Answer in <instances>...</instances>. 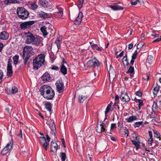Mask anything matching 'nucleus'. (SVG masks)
<instances>
[{
    "mask_svg": "<svg viewBox=\"0 0 161 161\" xmlns=\"http://www.w3.org/2000/svg\"><path fill=\"white\" fill-rule=\"evenodd\" d=\"M12 60L11 58L8 60V62L7 66V76L8 77H11L12 76L13 70L12 66Z\"/></svg>",
    "mask_w": 161,
    "mask_h": 161,
    "instance_id": "1a4fd4ad",
    "label": "nucleus"
},
{
    "mask_svg": "<svg viewBox=\"0 0 161 161\" xmlns=\"http://www.w3.org/2000/svg\"><path fill=\"white\" fill-rule=\"evenodd\" d=\"M131 142L135 146L136 150L140 148V146L139 144L140 143V142H136V141L133 140L131 141Z\"/></svg>",
    "mask_w": 161,
    "mask_h": 161,
    "instance_id": "2f4dec72",
    "label": "nucleus"
},
{
    "mask_svg": "<svg viewBox=\"0 0 161 161\" xmlns=\"http://www.w3.org/2000/svg\"><path fill=\"white\" fill-rule=\"evenodd\" d=\"M42 38L39 36L36 35L35 39H34V41L32 42V44L35 46H39L41 44L42 45Z\"/></svg>",
    "mask_w": 161,
    "mask_h": 161,
    "instance_id": "9b49d317",
    "label": "nucleus"
},
{
    "mask_svg": "<svg viewBox=\"0 0 161 161\" xmlns=\"http://www.w3.org/2000/svg\"><path fill=\"white\" fill-rule=\"evenodd\" d=\"M144 45V43L142 42H141L140 43H139L137 44L136 48L137 49H139L141 47H142Z\"/></svg>",
    "mask_w": 161,
    "mask_h": 161,
    "instance_id": "a18cd8bd",
    "label": "nucleus"
},
{
    "mask_svg": "<svg viewBox=\"0 0 161 161\" xmlns=\"http://www.w3.org/2000/svg\"><path fill=\"white\" fill-rule=\"evenodd\" d=\"M134 141H136V142H140V138L138 136H135L134 138Z\"/></svg>",
    "mask_w": 161,
    "mask_h": 161,
    "instance_id": "338daca9",
    "label": "nucleus"
},
{
    "mask_svg": "<svg viewBox=\"0 0 161 161\" xmlns=\"http://www.w3.org/2000/svg\"><path fill=\"white\" fill-rule=\"evenodd\" d=\"M13 144V141L12 140H11L5 147L1 152V153L3 155L9 153L11 149Z\"/></svg>",
    "mask_w": 161,
    "mask_h": 161,
    "instance_id": "0eeeda50",
    "label": "nucleus"
},
{
    "mask_svg": "<svg viewBox=\"0 0 161 161\" xmlns=\"http://www.w3.org/2000/svg\"><path fill=\"white\" fill-rule=\"evenodd\" d=\"M19 56L17 55H15L13 57V59L14 61V64L16 65L18 63V61L19 59Z\"/></svg>",
    "mask_w": 161,
    "mask_h": 161,
    "instance_id": "f704fd0d",
    "label": "nucleus"
},
{
    "mask_svg": "<svg viewBox=\"0 0 161 161\" xmlns=\"http://www.w3.org/2000/svg\"><path fill=\"white\" fill-rule=\"evenodd\" d=\"M153 60V57L151 55H149L147 58V61L148 63L149 64H152Z\"/></svg>",
    "mask_w": 161,
    "mask_h": 161,
    "instance_id": "e433bc0d",
    "label": "nucleus"
},
{
    "mask_svg": "<svg viewBox=\"0 0 161 161\" xmlns=\"http://www.w3.org/2000/svg\"><path fill=\"white\" fill-rule=\"evenodd\" d=\"M60 71L64 75L66 74L67 73V68L64 65V64H62V65L60 68Z\"/></svg>",
    "mask_w": 161,
    "mask_h": 161,
    "instance_id": "7c9ffc66",
    "label": "nucleus"
},
{
    "mask_svg": "<svg viewBox=\"0 0 161 161\" xmlns=\"http://www.w3.org/2000/svg\"><path fill=\"white\" fill-rule=\"evenodd\" d=\"M50 76L49 73L45 72L41 77L43 81H47L50 80Z\"/></svg>",
    "mask_w": 161,
    "mask_h": 161,
    "instance_id": "aec40b11",
    "label": "nucleus"
},
{
    "mask_svg": "<svg viewBox=\"0 0 161 161\" xmlns=\"http://www.w3.org/2000/svg\"><path fill=\"white\" fill-rule=\"evenodd\" d=\"M39 141L41 144L42 145L45 149L47 150V147L48 145V142L46 141V139L45 137H40L39 138Z\"/></svg>",
    "mask_w": 161,
    "mask_h": 161,
    "instance_id": "dca6fc26",
    "label": "nucleus"
},
{
    "mask_svg": "<svg viewBox=\"0 0 161 161\" xmlns=\"http://www.w3.org/2000/svg\"><path fill=\"white\" fill-rule=\"evenodd\" d=\"M47 30L48 31H50V32L51 33V34L53 35V36L54 34V32L53 30L52 29L50 28L47 29Z\"/></svg>",
    "mask_w": 161,
    "mask_h": 161,
    "instance_id": "bf43d9fd",
    "label": "nucleus"
},
{
    "mask_svg": "<svg viewBox=\"0 0 161 161\" xmlns=\"http://www.w3.org/2000/svg\"><path fill=\"white\" fill-rule=\"evenodd\" d=\"M84 3V0H79L78 4L80 6V8H81L82 6V4Z\"/></svg>",
    "mask_w": 161,
    "mask_h": 161,
    "instance_id": "3c124183",
    "label": "nucleus"
},
{
    "mask_svg": "<svg viewBox=\"0 0 161 161\" xmlns=\"http://www.w3.org/2000/svg\"><path fill=\"white\" fill-rule=\"evenodd\" d=\"M33 48L31 46H25L23 49V59L24 60V64L25 65L30 57L33 55Z\"/></svg>",
    "mask_w": 161,
    "mask_h": 161,
    "instance_id": "f03ea898",
    "label": "nucleus"
},
{
    "mask_svg": "<svg viewBox=\"0 0 161 161\" xmlns=\"http://www.w3.org/2000/svg\"><path fill=\"white\" fill-rule=\"evenodd\" d=\"M111 107L109 105H108L106 108L105 111V114H106L107 113H108Z\"/></svg>",
    "mask_w": 161,
    "mask_h": 161,
    "instance_id": "de8ad7c7",
    "label": "nucleus"
},
{
    "mask_svg": "<svg viewBox=\"0 0 161 161\" xmlns=\"http://www.w3.org/2000/svg\"><path fill=\"white\" fill-rule=\"evenodd\" d=\"M136 1L138 3H140V4H142L144 3L143 0H136Z\"/></svg>",
    "mask_w": 161,
    "mask_h": 161,
    "instance_id": "774afa93",
    "label": "nucleus"
},
{
    "mask_svg": "<svg viewBox=\"0 0 161 161\" xmlns=\"http://www.w3.org/2000/svg\"><path fill=\"white\" fill-rule=\"evenodd\" d=\"M144 78L145 80H148L149 79V76L148 75H145V76L144 77Z\"/></svg>",
    "mask_w": 161,
    "mask_h": 161,
    "instance_id": "69168bd1",
    "label": "nucleus"
},
{
    "mask_svg": "<svg viewBox=\"0 0 161 161\" xmlns=\"http://www.w3.org/2000/svg\"><path fill=\"white\" fill-rule=\"evenodd\" d=\"M109 7L110 8L112 9L114 11L123 10L124 9V8L123 7L117 5H110L109 6Z\"/></svg>",
    "mask_w": 161,
    "mask_h": 161,
    "instance_id": "4be33fe9",
    "label": "nucleus"
},
{
    "mask_svg": "<svg viewBox=\"0 0 161 161\" xmlns=\"http://www.w3.org/2000/svg\"><path fill=\"white\" fill-rule=\"evenodd\" d=\"M51 69H52L54 70H58L59 69L58 67L55 65H52V66Z\"/></svg>",
    "mask_w": 161,
    "mask_h": 161,
    "instance_id": "8fccbe9b",
    "label": "nucleus"
},
{
    "mask_svg": "<svg viewBox=\"0 0 161 161\" xmlns=\"http://www.w3.org/2000/svg\"><path fill=\"white\" fill-rule=\"evenodd\" d=\"M41 31L43 33L44 36H46L48 34V30L45 26H42L40 29Z\"/></svg>",
    "mask_w": 161,
    "mask_h": 161,
    "instance_id": "393cba45",
    "label": "nucleus"
},
{
    "mask_svg": "<svg viewBox=\"0 0 161 161\" xmlns=\"http://www.w3.org/2000/svg\"><path fill=\"white\" fill-rule=\"evenodd\" d=\"M154 136L158 138L159 139V140H160L161 138H160V135L158 132L154 130Z\"/></svg>",
    "mask_w": 161,
    "mask_h": 161,
    "instance_id": "79ce46f5",
    "label": "nucleus"
},
{
    "mask_svg": "<svg viewBox=\"0 0 161 161\" xmlns=\"http://www.w3.org/2000/svg\"><path fill=\"white\" fill-rule=\"evenodd\" d=\"M45 55L44 54H40L36 57L33 60V68L36 70L38 69L43 64L45 61Z\"/></svg>",
    "mask_w": 161,
    "mask_h": 161,
    "instance_id": "7ed1b4c3",
    "label": "nucleus"
},
{
    "mask_svg": "<svg viewBox=\"0 0 161 161\" xmlns=\"http://www.w3.org/2000/svg\"><path fill=\"white\" fill-rule=\"evenodd\" d=\"M62 38L60 37H57L55 43L56 44L58 49H59L61 47L60 44L62 42Z\"/></svg>",
    "mask_w": 161,
    "mask_h": 161,
    "instance_id": "5701e85b",
    "label": "nucleus"
},
{
    "mask_svg": "<svg viewBox=\"0 0 161 161\" xmlns=\"http://www.w3.org/2000/svg\"><path fill=\"white\" fill-rule=\"evenodd\" d=\"M150 118H155L156 117V115L153 112H151V114L150 115Z\"/></svg>",
    "mask_w": 161,
    "mask_h": 161,
    "instance_id": "4d7b16f0",
    "label": "nucleus"
},
{
    "mask_svg": "<svg viewBox=\"0 0 161 161\" xmlns=\"http://www.w3.org/2000/svg\"><path fill=\"white\" fill-rule=\"evenodd\" d=\"M122 62L124 65L127 66L129 65V63L127 59V54H126L125 56L122 59Z\"/></svg>",
    "mask_w": 161,
    "mask_h": 161,
    "instance_id": "cd10ccee",
    "label": "nucleus"
},
{
    "mask_svg": "<svg viewBox=\"0 0 161 161\" xmlns=\"http://www.w3.org/2000/svg\"><path fill=\"white\" fill-rule=\"evenodd\" d=\"M157 103L155 102H154L153 105V108L155 109H157L158 108Z\"/></svg>",
    "mask_w": 161,
    "mask_h": 161,
    "instance_id": "864d4df0",
    "label": "nucleus"
},
{
    "mask_svg": "<svg viewBox=\"0 0 161 161\" xmlns=\"http://www.w3.org/2000/svg\"><path fill=\"white\" fill-rule=\"evenodd\" d=\"M100 123L101 124L100 125V126H101L103 130V129H104V131H105L106 130V128L108 127V125H106L104 123V122L103 121H101Z\"/></svg>",
    "mask_w": 161,
    "mask_h": 161,
    "instance_id": "4c0bfd02",
    "label": "nucleus"
},
{
    "mask_svg": "<svg viewBox=\"0 0 161 161\" xmlns=\"http://www.w3.org/2000/svg\"><path fill=\"white\" fill-rule=\"evenodd\" d=\"M151 36H153V38H155L157 37H158L159 36V35L156 33H154V34H151Z\"/></svg>",
    "mask_w": 161,
    "mask_h": 161,
    "instance_id": "13d9d810",
    "label": "nucleus"
},
{
    "mask_svg": "<svg viewBox=\"0 0 161 161\" xmlns=\"http://www.w3.org/2000/svg\"><path fill=\"white\" fill-rule=\"evenodd\" d=\"M133 44L132 43H131L130 44L128 45V48L129 49H131L133 47Z\"/></svg>",
    "mask_w": 161,
    "mask_h": 161,
    "instance_id": "052dcab7",
    "label": "nucleus"
},
{
    "mask_svg": "<svg viewBox=\"0 0 161 161\" xmlns=\"http://www.w3.org/2000/svg\"><path fill=\"white\" fill-rule=\"evenodd\" d=\"M119 97L118 95H116L115 97V101L116 102H117V103H118L119 101Z\"/></svg>",
    "mask_w": 161,
    "mask_h": 161,
    "instance_id": "e2e57ef3",
    "label": "nucleus"
},
{
    "mask_svg": "<svg viewBox=\"0 0 161 161\" xmlns=\"http://www.w3.org/2000/svg\"><path fill=\"white\" fill-rule=\"evenodd\" d=\"M38 7L36 4L35 3L31 4V8L32 10L36 9Z\"/></svg>",
    "mask_w": 161,
    "mask_h": 161,
    "instance_id": "c03bdc74",
    "label": "nucleus"
},
{
    "mask_svg": "<svg viewBox=\"0 0 161 161\" xmlns=\"http://www.w3.org/2000/svg\"><path fill=\"white\" fill-rule=\"evenodd\" d=\"M56 90L57 92L59 93L62 92L64 89V85L62 80H57L55 83Z\"/></svg>",
    "mask_w": 161,
    "mask_h": 161,
    "instance_id": "6e6552de",
    "label": "nucleus"
},
{
    "mask_svg": "<svg viewBox=\"0 0 161 161\" xmlns=\"http://www.w3.org/2000/svg\"><path fill=\"white\" fill-rule=\"evenodd\" d=\"M86 98V96H83L82 95H80L78 98V102L80 103H83Z\"/></svg>",
    "mask_w": 161,
    "mask_h": 161,
    "instance_id": "c9c22d12",
    "label": "nucleus"
},
{
    "mask_svg": "<svg viewBox=\"0 0 161 161\" xmlns=\"http://www.w3.org/2000/svg\"><path fill=\"white\" fill-rule=\"evenodd\" d=\"M39 2L41 5L44 8H50V7L49 3L46 1V0H39Z\"/></svg>",
    "mask_w": 161,
    "mask_h": 161,
    "instance_id": "412c9836",
    "label": "nucleus"
},
{
    "mask_svg": "<svg viewBox=\"0 0 161 161\" xmlns=\"http://www.w3.org/2000/svg\"><path fill=\"white\" fill-rule=\"evenodd\" d=\"M9 37V34L6 31H4L0 33V40H6Z\"/></svg>",
    "mask_w": 161,
    "mask_h": 161,
    "instance_id": "2eb2a0df",
    "label": "nucleus"
},
{
    "mask_svg": "<svg viewBox=\"0 0 161 161\" xmlns=\"http://www.w3.org/2000/svg\"><path fill=\"white\" fill-rule=\"evenodd\" d=\"M153 142V138H150L148 140V142L149 144V146L152 145V143Z\"/></svg>",
    "mask_w": 161,
    "mask_h": 161,
    "instance_id": "6e6d98bb",
    "label": "nucleus"
},
{
    "mask_svg": "<svg viewBox=\"0 0 161 161\" xmlns=\"http://www.w3.org/2000/svg\"><path fill=\"white\" fill-rule=\"evenodd\" d=\"M83 15L82 12H80L79 14L78 15L74 21V23L76 25H80L82 20Z\"/></svg>",
    "mask_w": 161,
    "mask_h": 161,
    "instance_id": "4468645a",
    "label": "nucleus"
},
{
    "mask_svg": "<svg viewBox=\"0 0 161 161\" xmlns=\"http://www.w3.org/2000/svg\"><path fill=\"white\" fill-rule=\"evenodd\" d=\"M161 41V36L160 37V38H158V39H157L152 42L153 43H155L156 42H159L160 41Z\"/></svg>",
    "mask_w": 161,
    "mask_h": 161,
    "instance_id": "680f3d73",
    "label": "nucleus"
},
{
    "mask_svg": "<svg viewBox=\"0 0 161 161\" xmlns=\"http://www.w3.org/2000/svg\"><path fill=\"white\" fill-rule=\"evenodd\" d=\"M12 91L13 94H15L18 92V90L16 87L14 86L12 88Z\"/></svg>",
    "mask_w": 161,
    "mask_h": 161,
    "instance_id": "49530a36",
    "label": "nucleus"
},
{
    "mask_svg": "<svg viewBox=\"0 0 161 161\" xmlns=\"http://www.w3.org/2000/svg\"><path fill=\"white\" fill-rule=\"evenodd\" d=\"M56 7L58 11L53 14V15L56 17H60L62 16L63 14V9L59 6H57Z\"/></svg>",
    "mask_w": 161,
    "mask_h": 161,
    "instance_id": "f3484780",
    "label": "nucleus"
},
{
    "mask_svg": "<svg viewBox=\"0 0 161 161\" xmlns=\"http://www.w3.org/2000/svg\"><path fill=\"white\" fill-rule=\"evenodd\" d=\"M41 94L47 100H51L54 97L55 92L50 86L44 85L40 87L39 90Z\"/></svg>",
    "mask_w": 161,
    "mask_h": 161,
    "instance_id": "f257e3e1",
    "label": "nucleus"
},
{
    "mask_svg": "<svg viewBox=\"0 0 161 161\" xmlns=\"http://www.w3.org/2000/svg\"><path fill=\"white\" fill-rule=\"evenodd\" d=\"M96 131L98 133H100L102 132H104V129H103L102 127L101 126H98V125H97L96 127Z\"/></svg>",
    "mask_w": 161,
    "mask_h": 161,
    "instance_id": "72a5a7b5",
    "label": "nucleus"
},
{
    "mask_svg": "<svg viewBox=\"0 0 161 161\" xmlns=\"http://www.w3.org/2000/svg\"><path fill=\"white\" fill-rule=\"evenodd\" d=\"M60 157L62 160H65L66 158L65 153L64 152L61 153H60Z\"/></svg>",
    "mask_w": 161,
    "mask_h": 161,
    "instance_id": "a19ab883",
    "label": "nucleus"
},
{
    "mask_svg": "<svg viewBox=\"0 0 161 161\" xmlns=\"http://www.w3.org/2000/svg\"><path fill=\"white\" fill-rule=\"evenodd\" d=\"M51 120L49 123V125L51 130V133L52 135H55L56 133L55 125L54 124V120L50 119Z\"/></svg>",
    "mask_w": 161,
    "mask_h": 161,
    "instance_id": "ddd939ff",
    "label": "nucleus"
},
{
    "mask_svg": "<svg viewBox=\"0 0 161 161\" xmlns=\"http://www.w3.org/2000/svg\"><path fill=\"white\" fill-rule=\"evenodd\" d=\"M58 147V145L56 143L53 141L51 142V152H56Z\"/></svg>",
    "mask_w": 161,
    "mask_h": 161,
    "instance_id": "6ab92c4d",
    "label": "nucleus"
},
{
    "mask_svg": "<svg viewBox=\"0 0 161 161\" xmlns=\"http://www.w3.org/2000/svg\"><path fill=\"white\" fill-rule=\"evenodd\" d=\"M39 16V17L45 19L49 17V14L47 13L44 12L43 11H41L39 13H38Z\"/></svg>",
    "mask_w": 161,
    "mask_h": 161,
    "instance_id": "b1692460",
    "label": "nucleus"
},
{
    "mask_svg": "<svg viewBox=\"0 0 161 161\" xmlns=\"http://www.w3.org/2000/svg\"><path fill=\"white\" fill-rule=\"evenodd\" d=\"M137 120V118L136 116H132L129 118L127 119V122L130 123L133 120Z\"/></svg>",
    "mask_w": 161,
    "mask_h": 161,
    "instance_id": "473e14b6",
    "label": "nucleus"
},
{
    "mask_svg": "<svg viewBox=\"0 0 161 161\" xmlns=\"http://www.w3.org/2000/svg\"><path fill=\"white\" fill-rule=\"evenodd\" d=\"M46 136V139H47V142H48V145L49 143L50 140V138L49 137V136H48V135H47Z\"/></svg>",
    "mask_w": 161,
    "mask_h": 161,
    "instance_id": "0e129e2a",
    "label": "nucleus"
},
{
    "mask_svg": "<svg viewBox=\"0 0 161 161\" xmlns=\"http://www.w3.org/2000/svg\"><path fill=\"white\" fill-rule=\"evenodd\" d=\"M52 104L49 102H47L44 104V106L46 109L50 113L52 111Z\"/></svg>",
    "mask_w": 161,
    "mask_h": 161,
    "instance_id": "a878e982",
    "label": "nucleus"
},
{
    "mask_svg": "<svg viewBox=\"0 0 161 161\" xmlns=\"http://www.w3.org/2000/svg\"><path fill=\"white\" fill-rule=\"evenodd\" d=\"M126 74H130V78H132L134 76L135 74L134 69L133 67L130 65L127 71L126 72Z\"/></svg>",
    "mask_w": 161,
    "mask_h": 161,
    "instance_id": "a211bd4d",
    "label": "nucleus"
},
{
    "mask_svg": "<svg viewBox=\"0 0 161 161\" xmlns=\"http://www.w3.org/2000/svg\"><path fill=\"white\" fill-rule=\"evenodd\" d=\"M35 23L34 21H30L22 23L20 25V27L22 29H25L29 28Z\"/></svg>",
    "mask_w": 161,
    "mask_h": 161,
    "instance_id": "f8f14e48",
    "label": "nucleus"
},
{
    "mask_svg": "<svg viewBox=\"0 0 161 161\" xmlns=\"http://www.w3.org/2000/svg\"><path fill=\"white\" fill-rule=\"evenodd\" d=\"M136 94L137 96H138L139 97H141L142 95V92L139 91H137L136 92Z\"/></svg>",
    "mask_w": 161,
    "mask_h": 161,
    "instance_id": "603ef678",
    "label": "nucleus"
},
{
    "mask_svg": "<svg viewBox=\"0 0 161 161\" xmlns=\"http://www.w3.org/2000/svg\"><path fill=\"white\" fill-rule=\"evenodd\" d=\"M108 72L109 75H110V74H114L115 72L114 69L113 67L111 66V65H110V66L109 70Z\"/></svg>",
    "mask_w": 161,
    "mask_h": 161,
    "instance_id": "ea45409f",
    "label": "nucleus"
},
{
    "mask_svg": "<svg viewBox=\"0 0 161 161\" xmlns=\"http://www.w3.org/2000/svg\"><path fill=\"white\" fill-rule=\"evenodd\" d=\"M100 65V63L95 58H92L89 60L86 63V66L87 68H93L98 67Z\"/></svg>",
    "mask_w": 161,
    "mask_h": 161,
    "instance_id": "39448f33",
    "label": "nucleus"
},
{
    "mask_svg": "<svg viewBox=\"0 0 161 161\" xmlns=\"http://www.w3.org/2000/svg\"><path fill=\"white\" fill-rule=\"evenodd\" d=\"M90 44L92 48L94 50H96L98 51H101L102 49L101 47H98L97 44H92V42H90Z\"/></svg>",
    "mask_w": 161,
    "mask_h": 161,
    "instance_id": "bb28decb",
    "label": "nucleus"
},
{
    "mask_svg": "<svg viewBox=\"0 0 161 161\" xmlns=\"http://www.w3.org/2000/svg\"><path fill=\"white\" fill-rule=\"evenodd\" d=\"M16 13L19 17L22 19H26L29 14V12L26 9L22 7H18Z\"/></svg>",
    "mask_w": 161,
    "mask_h": 161,
    "instance_id": "20e7f679",
    "label": "nucleus"
},
{
    "mask_svg": "<svg viewBox=\"0 0 161 161\" xmlns=\"http://www.w3.org/2000/svg\"><path fill=\"white\" fill-rule=\"evenodd\" d=\"M24 34L26 37L25 41L26 44H30L34 41V39H35V36H34L33 34L29 31L24 32Z\"/></svg>",
    "mask_w": 161,
    "mask_h": 161,
    "instance_id": "423d86ee",
    "label": "nucleus"
},
{
    "mask_svg": "<svg viewBox=\"0 0 161 161\" xmlns=\"http://www.w3.org/2000/svg\"><path fill=\"white\" fill-rule=\"evenodd\" d=\"M120 98L123 102L125 103L128 102L130 100L127 93L124 91L121 92Z\"/></svg>",
    "mask_w": 161,
    "mask_h": 161,
    "instance_id": "9d476101",
    "label": "nucleus"
},
{
    "mask_svg": "<svg viewBox=\"0 0 161 161\" xmlns=\"http://www.w3.org/2000/svg\"><path fill=\"white\" fill-rule=\"evenodd\" d=\"M159 89V86L157 84L156 87H155L153 90V93L154 95V97L157 96V94Z\"/></svg>",
    "mask_w": 161,
    "mask_h": 161,
    "instance_id": "c756f323",
    "label": "nucleus"
},
{
    "mask_svg": "<svg viewBox=\"0 0 161 161\" xmlns=\"http://www.w3.org/2000/svg\"><path fill=\"white\" fill-rule=\"evenodd\" d=\"M116 127V124L115 123H112L111 124L110 130H112L114 128Z\"/></svg>",
    "mask_w": 161,
    "mask_h": 161,
    "instance_id": "5fc2aeb1",
    "label": "nucleus"
},
{
    "mask_svg": "<svg viewBox=\"0 0 161 161\" xmlns=\"http://www.w3.org/2000/svg\"><path fill=\"white\" fill-rule=\"evenodd\" d=\"M137 103H139L138 109L140 110L141 109V107L143 105V101L142 100L139 99L138 100V101L137 102Z\"/></svg>",
    "mask_w": 161,
    "mask_h": 161,
    "instance_id": "58836bf2",
    "label": "nucleus"
},
{
    "mask_svg": "<svg viewBox=\"0 0 161 161\" xmlns=\"http://www.w3.org/2000/svg\"><path fill=\"white\" fill-rule=\"evenodd\" d=\"M143 123V121H139L136 122L134 124V127L136 128V127H139Z\"/></svg>",
    "mask_w": 161,
    "mask_h": 161,
    "instance_id": "37998d69",
    "label": "nucleus"
},
{
    "mask_svg": "<svg viewBox=\"0 0 161 161\" xmlns=\"http://www.w3.org/2000/svg\"><path fill=\"white\" fill-rule=\"evenodd\" d=\"M4 3L5 4L8 5L11 3H18V2L16 0H4Z\"/></svg>",
    "mask_w": 161,
    "mask_h": 161,
    "instance_id": "c85d7f7f",
    "label": "nucleus"
},
{
    "mask_svg": "<svg viewBox=\"0 0 161 161\" xmlns=\"http://www.w3.org/2000/svg\"><path fill=\"white\" fill-rule=\"evenodd\" d=\"M124 130H125L124 132L125 135H126L127 136H129V131L127 128L126 127H124Z\"/></svg>",
    "mask_w": 161,
    "mask_h": 161,
    "instance_id": "09e8293b",
    "label": "nucleus"
}]
</instances>
